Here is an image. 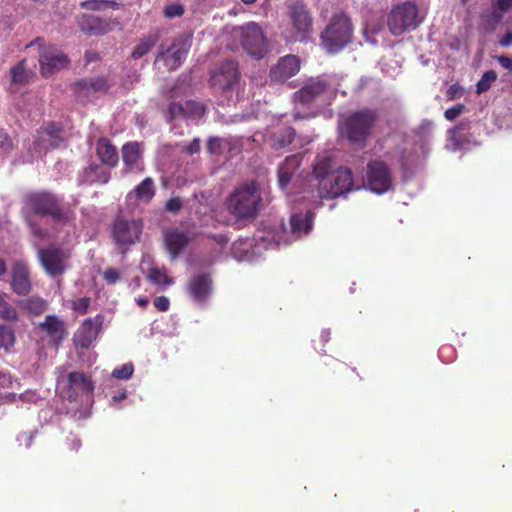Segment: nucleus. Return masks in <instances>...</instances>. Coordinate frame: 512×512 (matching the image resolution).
Masks as SVG:
<instances>
[{
  "label": "nucleus",
  "mask_w": 512,
  "mask_h": 512,
  "mask_svg": "<svg viewBox=\"0 0 512 512\" xmlns=\"http://www.w3.org/2000/svg\"><path fill=\"white\" fill-rule=\"evenodd\" d=\"M379 120V112L374 108H363L348 113L338 122L342 139L355 149L365 148Z\"/></svg>",
  "instance_id": "1"
},
{
  "label": "nucleus",
  "mask_w": 512,
  "mask_h": 512,
  "mask_svg": "<svg viewBox=\"0 0 512 512\" xmlns=\"http://www.w3.org/2000/svg\"><path fill=\"white\" fill-rule=\"evenodd\" d=\"M226 206L237 221H253L264 207L260 185L256 181L241 183L227 198Z\"/></svg>",
  "instance_id": "2"
},
{
  "label": "nucleus",
  "mask_w": 512,
  "mask_h": 512,
  "mask_svg": "<svg viewBox=\"0 0 512 512\" xmlns=\"http://www.w3.org/2000/svg\"><path fill=\"white\" fill-rule=\"evenodd\" d=\"M354 27L344 12L333 14L320 34L322 48L329 54H336L348 46L353 39Z\"/></svg>",
  "instance_id": "3"
},
{
  "label": "nucleus",
  "mask_w": 512,
  "mask_h": 512,
  "mask_svg": "<svg viewBox=\"0 0 512 512\" xmlns=\"http://www.w3.org/2000/svg\"><path fill=\"white\" fill-rule=\"evenodd\" d=\"M34 214L49 217L57 225L65 226L74 220V211L51 192L34 193Z\"/></svg>",
  "instance_id": "4"
},
{
  "label": "nucleus",
  "mask_w": 512,
  "mask_h": 512,
  "mask_svg": "<svg viewBox=\"0 0 512 512\" xmlns=\"http://www.w3.org/2000/svg\"><path fill=\"white\" fill-rule=\"evenodd\" d=\"M240 81V71L237 62L225 60L210 73V85L215 94L230 101L237 90Z\"/></svg>",
  "instance_id": "5"
},
{
  "label": "nucleus",
  "mask_w": 512,
  "mask_h": 512,
  "mask_svg": "<svg viewBox=\"0 0 512 512\" xmlns=\"http://www.w3.org/2000/svg\"><path fill=\"white\" fill-rule=\"evenodd\" d=\"M421 21L417 5L408 1L391 10L388 17V28L393 35L400 36L405 31L416 29Z\"/></svg>",
  "instance_id": "6"
},
{
  "label": "nucleus",
  "mask_w": 512,
  "mask_h": 512,
  "mask_svg": "<svg viewBox=\"0 0 512 512\" xmlns=\"http://www.w3.org/2000/svg\"><path fill=\"white\" fill-rule=\"evenodd\" d=\"M191 41V35H178L173 39L171 45L168 48L163 49V47H161V50L156 57V61L163 60L168 70H176L186 59L188 51L191 47Z\"/></svg>",
  "instance_id": "7"
},
{
  "label": "nucleus",
  "mask_w": 512,
  "mask_h": 512,
  "mask_svg": "<svg viewBox=\"0 0 512 512\" xmlns=\"http://www.w3.org/2000/svg\"><path fill=\"white\" fill-rule=\"evenodd\" d=\"M366 187L376 194H384L392 188V172L381 160H371L366 169Z\"/></svg>",
  "instance_id": "8"
},
{
  "label": "nucleus",
  "mask_w": 512,
  "mask_h": 512,
  "mask_svg": "<svg viewBox=\"0 0 512 512\" xmlns=\"http://www.w3.org/2000/svg\"><path fill=\"white\" fill-rule=\"evenodd\" d=\"M288 15L294 30V40L307 41L313 29V17L307 5L301 1L290 4Z\"/></svg>",
  "instance_id": "9"
},
{
  "label": "nucleus",
  "mask_w": 512,
  "mask_h": 512,
  "mask_svg": "<svg viewBox=\"0 0 512 512\" xmlns=\"http://www.w3.org/2000/svg\"><path fill=\"white\" fill-rule=\"evenodd\" d=\"M241 45L253 58L262 59L268 53V42L261 27L250 22L242 28Z\"/></svg>",
  "instance_id": "10"
},
{
  "label": "nucleus",
  "mask_w": 512,
  "mask_h": 512,
  "mask_svg": "<svg viewBox=\"0 0 512 512\" xmlns=\"http://www.w3.org/2000/svg\"><path fill=\"white\" fill-rule=\"evenodd\" d=\"M68 257L69 255L56 245H49L38 251L39 262L51 277H58L65 272Z\"/></svg>",
  "instance_id": "11"
},
{
  "label": "nucleus",
  "mask_w": 512,
  "mask_h": 512,
  "mask_svg": "<svg viewBox=\"0 0 512 512\" xmlns=\"http://www.w3.org/2000/svg\"><path fill=\"white\" fill-rule=\"evenodd\" d=\"M142 229L141 220L118 217L113 223L112 235L119 246L132 245L139 240Z\"/></svg>",
  "instance_id": "12"
},
{
  "label": "nucleus",
  "mask_w": 512,
  "mask_h": 512,
  "mask_svg": "<svg viewBox=\"0 0 512 512\" xmlns=\"http://www.w3.org/2000/svg\"><path fill=\"white\" fill-rule=\"evenodd\" d=\"M354 187L353 174L350 169L341 167L331 173L328 180L327 188L320 189L321 198H336L347 192H350Z\"/></svg>",
  "instance_id": "13"
},
{
  "label": "nucleus",
  "mask_w": 512,
  "mask_h": 512,
  "mask_svg": "<svg viewBox=\"0 0 512 512\" xmlns=\"http://www.w3.org/2000/svg\"><path fill=\"white\" fill-rule=\"evenodd\" d=\"M35 333L46 341L48 346L57 350L66 334L65 323L56 315H47L44 322L38 324Z\"/></svg>",
  "instance_id": "14"
},
{
  "label": "nucleus",
  "mask_w": 512,
  "mask_h": 512,
  "mask_svg": "<svg viewBox=\"0 0 512 512\" xmlns=\"http://www.w3.org/2000/svg\"><path fill=\"white\" fill-rule=\"evenodd\" d=\"M103 323L104 316L102 314L85 319L73 335L74 345L82 349H88L98 337Z\"/></svg>",
  "instance_id": "15"
},
{
  "label": "nucleus",
  "mask_w": 512,
  "mask_h": 512,
  "mask_svg": "<svg viewBox=\"0 0 512 512\" xmlns=\"http://www.w3.org/2000/svg\"><path fill=\"white\" fill-rule=\"evenodd\" d=\"M64 142V129L61 123L44 122L37 132L36 144L40 150L58 148Z\"/></svg>",
  "instance_id": "16"
},
{
  "label": "nucleus",
  "mask_w": 512,
  "mask_h": 512,
  "mask_svg": "<svg viewBox=\"0 0 512 512\" xmlns=\"http://www.w3.org/2000/svg\"><path fill=\"white\" fill-rule=\"evenodd\" d=\"M94 383L89 376L83 372H70L67 375L66 397L69 401H76L78 398L93 393Z\"/></svg>",
  "instance_id": "17"
},
{
  "label": "nucleus",
  "mask_w": 512,
  "mask_h": 512,
  "mask_svg": "<svg viewBox=\"0 0 512 512\" xmlns=\"http://www.w3.org/2000/svg\"><path fill=\"white\" fill-rule=\"evenodd\" d=\"M212 289V278L207 273H199L192 276L186 285V291L189 297L198 304L207 302L212 293Z\"/></svg>",
  "instance_id": "18"
},
{
  "label": "nucleus",
  "mask_w": 512,
  "mask_h": 512,
  "mask_svg": "<svg viewBox=\"0 0 512 512\" xmlns=\"http://www.w3.org/2000/svg\"><path fill=\"white\" fill-rule=\"evenodd\" d=\"M80 30L87 35H103L113 30L119 22L112 19H103L89 14H82L77 18Z\"/></svg>",
  "instance_id": "19"
},
{
  "label": "nucleus",
  "mask_w": 512,
  "mask_h": 512,
  "mask_svg": "<svg viewBox=\"0 0 512 512\" xmlns=\"http://www.w3.org/2000/svg\"><path fill=\"white\" fill-rule=\"evenodd\" d=\"M27 61L24 59L11 68V83L9 91L16 97H24L30 88V73L26 69Z\"/></svg>",
  "instance_id": "20"
},
{
  "label": "nucleus",
  "mask_w": 512,
  "mask_h": 512,
  "mask_svg": "<svg viewBox=\"0 0 512 512\" xmlns=\"http://www.w3.org/2000/svg\"><path fill=\"white\" fill-rule=\"evenodd\" d=\"M110 85L105 77L99 76L89 79H81L73 84V91L81 101L90 98L96 93H106Z\"/></svg>",
  "instance_id": "21"
},
{
  "label": "nucleus",
  "mask_w": 512,
  "mask_h": 512,
  "mask_svg": "<svg viewBox=\"0 0 512 512\" xmlns=\"http://www.w3.org/2000/svg\"><path fill=\"white\" fill-rule=\"evenodd\" d=\"M300 70V60L295 55H286L280 58L270 70L272 81L285 82L295 76Z\"/></svg>",
  "instance_id": "22"
},
{
  "label": "nucleus",
  "mask_w": 512,
  "mask_h": 512,
  "mask_svg": "<svg viewBox=\"0 0 512 512\" xmlns=\"http://www.w3.org/2000/svg\"><path fill=\"white\" fill-rule=\"evenodd\" d=\"M205 108L196 101L172 102L168 107V120L171 122L179 117L195 119L204 115Z\"/></svg>",
  "instance_id": "23"
},
{
  "label": "nucleus",
  "mask_w": 512,
  "mask_h": 512,
  "mask_svg": "<svg viewBox=\"0 0 512 512\" xmlns=\"http://www.w3.org/2000/svg\"><path fill=\"white\" fill-rule=\"evenodd\" d=\"M39 63L41 66V73L44 76H48L61 68L68 66L69 59L67 55L60 51L47 50L40 55Z\"/></svg>",
  "instance_id": "24"
},
{
  "label": "nucleus",
  "mask_w": 512,
  "mask_h": 512,
  "mask_svg": "<svg viewBox=\"0 0 512 512\" xmlns=\"http://www.w3.org/2000/svg\"><path fill=\"white\" fill-rule=\"evenodd\" d=\"M328 86L329 84L325 80L319 78L312 79L295 93V98L303 105L310 104L325 93Z\"/></svg>",
  "instance_id": "25"
},
{
  "label": "nucleus",
  "mask_w": 512,
  "mask_h": 512,
  "mask_svg": "<svg viewBox=\"0 0 512 512\" xmlns=\"http://www.w3.org/2000/svg\"><path fill=\"white\" fill-rule=\"evenodd\" d=\"M96 155L103 165L108 168L117 166L119 157L115 145L106 137H100L96 142Z\"/></svg>",
  "instance_id": "26"
},
{
  "label": "nucleus",
  "mask_w": 512,
  "mask_h": 512,
  "mask_svg": "<svg viewBox=\"0 0 512 512\" xmlns=\"http://www.w3.org/2000/svg\"><path fill=\"white\" fill-rule=\"evenodd\" d=\"M142 152L140 145L137 142H128L122 147V159L126 167V171H138L144 170V166L141 163Z\"/></svg>",
  "instance_id": "27"
},
{
  "label": "nucleus",
  "mask_w": 512,
  "mask_h": 512,
  "mask_svg": "<svg viewBox=\"0 0 512 512\" xmlns=\"http://www.w3.org/2000/svg\"><path fill=\"white\" fill-rule=\"evenodd\" d=\"M301 164V157L299 155H292L286 157L278 168V183L281 189H286L292 180L293 175L299 169Z\"/></svg>",
  "instance_id": "28"
},
{
  "label": "nucleus",
  "mask_w": 512,
  "mask_h": 512,
  "mask_svg": "<svg viewBox=\"0 0 512 512\" xmlns=\"http://www.w3.org/2000/svg\"><path fill=\"white\" fill-rule=\"evenodd\" d=\"M12 288L17 294L24 295L30 291L29 270L28 267L21 262H17L13 266Z\"/></svg>",
  "instance_id": "29"
},
{
  "label": "nucleus",
  "mask_w": 512,
  "mask_h": 512,
  "mask_svg": "<svg viewBox=\"0 0 512 512\" xmlns=\"http://www.w3.org/2000/svg\"><path fill=\"white\" fill-rule=\"evenodd\" d=\"M313 213L307 211L305 214L295 213L290 217V229L293 236L300 238L308 234L312 229Z\"/></svg>",
  "instance_id": "30"
},
{
  "label": "nucleus",
  "mask_w": 512,
  "mask_h": 512,
  "mask_svg": "<svg viewBox=\"0 0 512 512\" xmlns=\"http://www.w3.org/2000/svg\"><path fill=\"white\" fill-rule=\"evenodd\" d=\"M188 243L189 239L184 232L173 230L165 234V245L173 260L179 256Z\"/></svg>",
  "instance_id": "31"
},
{
  "label": "nucleus",
  "mask_w": 512,
  "mask_h": 512,
  "mask_svg": "<svg viewBox=\"0 0 512 512\" xmlns=\"http://www.w3.org/2000/svg\"><path fill=\"white\" fill-rule=\"evenodd\" d=\"M294 139V128L290 126H283L271 132L268 141L273 149L279 150L290 145Z\"/></svg>",
  "instance_id": "32"
},
{
  "label": "nucleus",
  "mask_w": 512,
  "mask_h": 512,
  "mask_svg": "<svg viewBox=\"0 0 512 512\" xmlns=\"http://www.w3.org/2000/svg\"><path fill=\"white\" fill-rule=\"evenodd\" d=\"M155 194L154 180L151 177H146L128 193L127 197L130 198L134 196L138 202L149 203L154 198Z\"/></svg>",
  "instance_id": "33"
},
{
  "label": "nucleus",
  "mask_w": 512,
  "mask_h": 512,
  "mask_svg": "<svg viewBox=\"0 0 512 512\" xmlns=\"http://www.w3.org/2000/svg\"><path fill=\"white\" fill-rule=\"evenodd\" d=\"M469 127V121H461L454 128L448 131V140L454 150H460L470 142L468 134L465 133V131L469 130Z\"/></svg>",
  "instance_id": "34"
},
{
  "label": "nucleus",
  "mask_w": 512,
  "mask_h": 512,
  "mask_svg": "<svg viewBox=\"0 0 512 512\" xmlns=\"http://www.w3.org/2000/svg\"><path fill=\"white\" fill-rule=\"evenodd\" d=\"M331 162V159L328 157L320 158L313 167V174L319 180V190L327 188L328 180L332 173Z\"/></svg>",
  "instance_id": "35"
},
{
  "label": "nucleus",
  "mask_w": 512,
  "mask_h": 512,
  "mask_svg": "<svg viewBox=\"0 0 512 512\" xmlns=\"http://www.w3.org/2000/svg\"><path fill=\"white\" fill-rule=\"evenodd\" d=\"M160 39L158 31L143 36L132 51L133 59H140L148 54Z\"/></svg>",
  "instance_id": "36"
},
{
  "label": "nucleus",
  "mask_w": 512,
  "mask_h": 512,
  "mask_svg": "<svg viewBox=\"0 0 512 512\" xmlns=\"http://www.w3.org/2000/svg\"><path fill=\"white\" fill-rule=\"evenodd\" d=\"M85 175L91 183L107 184L111 178V173L101 164L91 163L85 168Z\"/></svg>",
  "instance_id": "37"
},
{
  "label": "nucleus",
  "mask_w": 512,
  "mask_h": 512,
  "mask_svg": "<svg viewBox=\"0 0 512 512\" xmlns=\"http://www.w3.org/2000/svg\"><path fill=\"white\" fill-rule=\"evenodd\" d=\"M502 18L503 14L501 12H499L497 9H490L481 13L480 25L485 32L492 33L502 21Z\"/></svg>",
  "instance_id": "38"
},
{
  "label": "nucleus",
  "mask_w": 512,
  "mask_h": 512,
  "mask_svg": "<svg viewBox=\"0 0 512 512\" xmlns=\"http://www.w3.org/2000/svg\"><path fill=\"white\" fill-rule=\"evenodd\" d=\"M148 278L153 284L156 285L169 286L173 283V280L167 275L165 269H150Z\"/></svg>",
  "instance_id": "39"
},
{
  "label": "nucleus",
  "mask_w": 512,
  "mask_h": 512,
  "mask_svg": "<svg viewBox=\"0 0 512 512\" xmlns=\"http://www.w3.org/2000/svg\"><path fill=\"white\" fill-rule=\"evenodd\" d=\"M497 79V73L494 70H488L483 73L481 79L478 81L476 85L477 94H482L488 91Z\"/></svg>",
  "instance_id": "40"
},
{
  "label": "nucleus",
  "mask_w": 512,
  "mask_h": 512,
  "mask_svg": "<svg viewBox=\"0 0 512 512\" xmlns=\"http://www.w3.org/2000/svg\"><path fill=\"white\" fill-rule=\"evenodd\" d=\"M109 6L116 7V2L107 0H87L80 3V7L90 11H101L107 9Z\"/></svg>",
  "instance_id": "41"
},
{
  "label": "nucleus",
  "mask_w": 512,
  "mask_h": 512,
  "mask_svg": "<svg viewBox=\"0 0 512 512\" xmlns=\"http://www.w3.org/2000/svg\"><path fill=\"white\" fill-rule=\"evenodd\" d=\"M14 333L10 327L0 325V350L5 352L9 351L10 347L14 344Z\"/></svg>",
  "instance_id": "42"
},
{
  "label": "nucleus",
  "mask_w": 512,
  "mask_h": 512,
  "mask_svg": "<svg viewBox=\"0 0 512 512\" xmlns=\"http://www.w3.org/2000/svg\"><path fill=\"white\" fill-rule=\"evenodd\" d=\"M134 371L132 363H125L122 366L115 368L112 372V376L116 379L128 380L131 378Z\"/></svg>",
  "instance_id": "43"
},
{
  "label": "nucleus",
  "mask_w": 512,
  "mask_h": 512,
  "mask_svg": "<svg viewBox=\"0 0 512 512\" xmlns=\"http://www.w3.org/2000/svg\"><path fill=\"white\" fill-rule=\"evenodd\" d=\"M91 299L89 297H82L72 302V309L79 314H86L89 310Z\"/></svg>",
  "instance_id": "44"
},
{
  "label": "nucleus",
  "mask_w": 512,
  "mask_h": 512,
  "mask_svg": "<svg viewBox=\"0 0 512 512\" xmlns=\"http://www.w3.org/2000/svg\"><path fill=\"white\" fill-rule=\"evenodd\" d=\"M16 315L15 309L8 305L0 295V317L7 320H14L16 319Z\"/></svg>",
  "instance_id": "45"
},
{
  "label": "nucleus",
  "mask_w": 512,
  "mask_h": 512,
  "mask_svg": "<svg viewBox=\"0 0 512 512\" xmlns=\"http://www.w3.org/2000/svg\"><path fill=\"white\" fill-rule=\"evenodd\" d=\"M184 14V8L179 3H172L164 8V16L167 18L180 17Z\"/></svg>",
  "instance_id": "46"
},
{
  "label": "nucleus",
  "mask_w": 512,
  "mask_h": 512,
  "mask_svg": "<svg viewBox=\"0 0 512 512\" xmlns=\"http://www.w3.org/2000/svg\"><path fill=\"white\" fill-rule=\"evenodd\" d=\"M207 149L211 154L220 155L222 153V139L211 137L207 143Z\"/></svg>",
  "instance_id": "47"
},
{
  "label": "nucleus",
  "mask_w": 512,
  "mask_h": 512,
  "mask_svg": "<svg viewBox=\"0 0 512 512\" xmlns=\"http://www.w3.org/2000/svg\"><path fill=\"white\" fill-rule=\"evenodd\" d=\"M464 110H465V106L463 104H457L455 106L448 108L444 112V116L447 120L453 121L458 116H460L464 112Z\"/></svg>",
  "instance_id": "48"
},
{
  "label": "nucleus",
  "mask_w": 512,
  "mask_h": 512,
  "mask_svg": "<svg viewBox=\"0 0 512 512\" xmlns=\"http://www.w3.org/2000/svg\"><path fill=\"white\" fill-rule=\"evenodd\" d=\"M182 207H183V202L180 197H172L165 204V209L168 212H171L174 214L178 213L182 209Z\"/></svg>",
  "instance_id": "49"
},
{
  "label": "nucleus",
  "mask_w": 512,
  "mask_h": 512,
  "mask_svg": "<svg viewBox=\"0 0 512 512\" xmlns=\"http://www.w3.org/2000/svg\"><path fill=\"white\" fill-rule=\"evenodd\" d=\"M103 278L108 284H115L120 279V273L114 268H107L103 272Z\"/></svg>",
  "instance_id": "50"
},
{
  "label": "nucleus",
  "mask_w": 512,
  "mask_h": 512,
  "mask_svg": "<svg viewBox=\"0 0 512 512\" xmlns=\"http://www.w3.org/2000/svg\"><path fill=\"white\" fill-rule=\"evenodd\" d=\"M153 304L160 312H166L170 307V301L166 296H157L153 300Z\"/></svg>",
  "instance_id": "51"
},
{
  "label": "nucleus",
  "mask_w": 512,
  "mask_h": 512,
  "mask_svg": "<svg viewBox=\"0 0 512 512\" xmlns=\"http://www.w3.org/2000/svg\"><path fill=\"white\" fill-rule=\"evenodd\" d=\"M0 137V152L8 154L13 149V142L7 134H1Z\"/></svg>",
  "instance_id": "52"
},
{
  "label": "nucleus",
  "mask_w": 512,
  "mask_h": 512,
  "mask_svg": "<svg viewBox=\"0 0 512 512\" xmlns=\"http://www.w3.org/2000/svg\"><path fill=\"white\" fill-rule=\"evenodd\" d=\"M330 340V331L329 330H323L318 338V340H314L315 349L320 348L323 350L325 347V344L328 343Z\"/></svg>",
  "instance_id": "53"
},
{
  "label": "nucleus",
  "mask_w": 512,
  "mask_h": 512,
  "mask_svg": "<svg viewBox=\"0 0 512 512\" xmlns=\"http://www.w3.org/2000/svg\"><path fill=\"white\" fill-rule=\"evenodd\" d=\"M31 198L29 196L26 197L25 199V206L23 208V213L25 215V219H26V222H27V225L29 227H32V222L30 220V210H31Z\"/></svg>",
  "instance_id": "54"
},
{
  "label": "nucleus",
  "mask_w": 512,
  "mask_h": 512,
  "mask_svg": "<svg viewBox=\"0 0 512 512\" xmlns=\"http://www.w3.org/2000/svg\"><path fill=\"white\" fill-rule=\"evenodd\" d=\"M496 7L499 12H506L512 8V0H497Z\"/></svg>",
  "instance_id": "55"
},
{
  "label": "nucleus",
  "mask_w": 512,
  "mask_h": 512,
  "mask_svg": "<svg viewBox=\"0 0 512 512\" xmlns=\"http://www.w3.org/2000/svg\"><path fill=\"white\" fill-rule=\"evenodd\" d=\"M207 237L213 239L220 246H225L229 241L224 234H209Z\"/></svg>",
  "instance_id": "56"
},
{
  "label": "nucleus",
  "mask_w": 512,
  "mask_h": 512,
  "mask_svg": "<svg viewBox=\"0 0 512 512\" xmlns=\"http://www.w3.org/2000/svg\"><path fill=\"white\" fill-rule=\"evenodd\" d=\"M461 90H462V88L459 85H457V84L451 85L447 90L448 98L454 99V98L458 97L461 93Z\"/></svg>",
  "instance_id": "57"
},
{
  "label": "nucleus",
  "mask_w": 512,
  "mask_h": 512,
  "mask_svg": "<svg viewBox=\"0 0 512 512\" xmlns=\"http://www.w3.org/2000/svg\"><path fill=\"white\" fill-rule=\"evenodd\" d=\"M497 61L503 68L512 69V57L501 55L497 57Z\"/></svg>",
  "instance_id": "58"
},
{
  "label": "nucleus",
  "mask_w": 512,
  "mask_h": 512,
  "mask_svg": "<svg viewBox=\"0 0 512 512\" xmlns=\"http://www.w3.org/2000/svg\"><path fill=\"white\" fill-rule=\"evenodd\" d=\"M186 151L189 153V154H195V153H198L200 151V141L199 139H194L187 147H186Z\"/></svg>",
  "instance_id": "59"
},
{
  "label": "nucleus",
  "mask_w": 512,
  "mask_h": 512,
  "mask_svg": "<svg viewBox=\"0 0 512 512\" xmlns=\"http://www.w3.org/2000/svg\"><path fill=\"white\" fill-rule=\"evenodd\" d=\"M499 44L503 47H509L512 45V31L507 32L503 37L500 38Z\"/></svg>",
  "instance_id": "60"
},
{
  "label": "nucleus",
  "mask_w": 512,
  "mask_h": 512,
  "mask_svg": "<svg viewBox=\"0 0 512 512\" xmlns=\"http://www.w3.org/2000/svg\"><path fill=\"white\" fill-rule=\"evenodd\" d=\"M18 441H24L25 446L28 448L30 446V442L32 441V434L31 433H23L18 436Z\"/></svg>",
  "instance_id": "61"
},
{
  "label": "nucleus",
  "mask_w": 512,
  "mask_h": 512,
  "mask_svg": "<svg viewBox=\"0 0 512 512\" xmlns=\"http://www.w3.org/2000/svg\"><path fill=\"white\" fill-rule=\"evenodd\" d=\"M136 303H137L140 307H142V308H146V307L148 306V304H149V300H148V298H146V297H138V298L136 299Z\"/></svg>",
  "instance_id": "62"
},
{
  "label": "nucleus",
  "mask_w": 512,
  "mask_h": 512,
  "mask_svg": "<svg viewBox=\"0 0 512 512\" xmlns=\"http://www.w3.org/2000/svg\"><path fill=\"white\" fill-rule=\"evenodd\" d=\"M404 156H405V151L403 150L401 152V156H400V159H399V162H400V165L401 167L404 169L406 167V163L404 161Z\"/></svg>",
  "instance_id": "63"
},
{
  "label": "nucleus",
  "mask_w": 512,
  "mask_h": 512,
  "mask_svg": "<svg viewBox=\"0 0 512 512\" xmlns=\"http://www.w3.org/2000/svg\"><path fill=\"white\" fill-rule=\"evenodd\" d=\"M96 57H97L96 53H93V52L86 53V58L88 59V61H92V60L96 59Z\"/></svg>",
  "instance_id": "64"
}]
</instances>
